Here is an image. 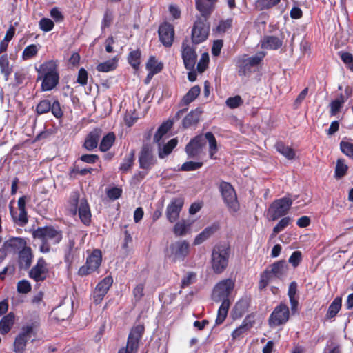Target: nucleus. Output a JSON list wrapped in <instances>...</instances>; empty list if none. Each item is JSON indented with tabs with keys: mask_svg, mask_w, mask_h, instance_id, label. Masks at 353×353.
I'll return each mask as SVG.
<instances>
[{
	"mask_svg": "<svg viewBox=\"0 0 353 353\" xmlns=\"http://www.w3.org/2000/svg\"><path fill=\"white\" fill-rule=\"evenodd\" d=\"M234 287V282L230 279H227L221 281L214 288L212 295V299L216 302H222L217 312L216 325L221 324L227 316L230 307L228 296L232 292Z\"/></svg>",
	"mask_w": 353,
	"mask_h": 353,
	"instance_id": "nucleus-1",
	"label": "nucleus"
},
{
	"mask_svg": "<svg viewBox=\"0 0 353 353\" xmlns=\"http://www.w3.org/2000/svg\"><path fill=\"white\" fill-rule=\"evenodd\" d=\"M38 72V79L42 80L41 90L50 91L54 89L59 81V74L57 70V63L54 60H50L35 68Z\"/></svg>",
	"mask_w": 353,
	"mask_h": 353,
	"instance_id": "nucleus-2",
	"label": "nucleus"
},
{
	"mask_svg": "<svg viewBox=\"0 0 353 353\" xmlns=\"http://www.w3.org/2000/svg\"><path fill=\"white\" fill-rule=\"evenodd\" d=\"M34 236L40 239L39 250L44 254L50 252L52 246L59 243L63 238L61 231L50 226L38 228L34 232Z\"/></svg>",
	"mask_w": 353,
	"mask_h": 353,
	"instance_id": "nucleus-3",
	"label": "nucleus"
},
{
	"mask_svg": "<svg viewBox=\"0 0 353 353\" xmlns=\"http://www.w3.org/2000/svg\"><path fill=\"white\" fill-rule=\"evenodd\" d=\"M230 250L226 244L216 245L212 251L211 265L216 274H221L228 265Z\"/></svg>",
	"mask_w": 353,
	"mask_h": 353,
	"instance_id": "nucleus-4",
	"label": "nucleus"
},
{
	"mask_svg": "<svg viewBox=\"0 0 353 353\" xmlns=\"http://www.w3.org/2000/svg\"><path fill=\"white\" fill-rule=\"evenodd\" d=\"M287 270L288 265L285 261H279L274 263L261 274L259 288L263 289L270 282L276 279H281L285 275Z\"/></svg>",
	"mask_w": 353,
	"mask_h": 353,
	"instance_id": "nucleus-5",
	"label": "nucleus"
},
{
	"mask_svg": "<svg viewBox=\"0 0 353 353\" xmlns=\"http://www.w3.org/2000/svg\"><path fill=\"white\" fill-rule=\"evenodd\" d=\"M265 57L263 52H257L256 54L248 57L243 55L238 61L239 73L241 75H250L255 72Z\"/></svg>",
	"mask_w": 353,
	"mask_h": 353,
	"instance_id": "nucleus-6",
	"label": "nucleus"
},
{
	"mask_svg": "<svg viewBox=\"0 0 353 353\" xmlns=\"http://www.w3.org/2000/svg\"><path fill=\"white\" fill-rule=\"evenodd\" d=\"M190 245L185 240L176 241L170 245L167 257L173 262L183 261L190 253Z\"/></svg>",
	"mask_w": 353,
	"mask_h": 353,
	"instance_id": "nucleus-7",
	"label": "nucleus"
},
{
	"mask_svg": "<svg viewBox=\"0 0 353 353\" xmlns=\"http://www.w3.org/2000/svg\"><path fill=\"white\" fill-rule=\"evenodd\" d=\"M144 332V327L138 325L132 328L129 334L126 347H121L117 353H137L139 347V341Z\"/></svg>",
	"mask_w": 353,
	"mask_h": 353,
	"instance_id": "nucleus-8",
	"label": "nucleus"
},
{
	"mask_svg": "<svg viewBox=\"0 0 353 353\" xmlns=\"http://www.w3.org/2000/svg\"><path fill=\"white\" fill-rule=\"evenodd\" d=\"M210 23L208 19L197 17L192 29V41L199 44L205 41L209 35Z\"/></svg>",
	"mask_w": 353,
	"mask_h": 353,
	"instance_id": "nucleus-9",
	"label": "nucleus"
},
{
	"mask_svg": "<svg viewBox=\"0 0 353 353\" xmlns=\"http://www.w3.org/2000/svg\"><path fill=\"white\" fill-rule=\"evenodd\" d=\"M290 318L288 306L283 303L276 306L268 319L269 325L275 327L285 324Z\"/></svg>",
	"mask_w": 353,
	"mask_h": 353,
	"instance_id": "nucleus-10",
	"label": "nucleus"
},
{
	"mask_svg": "<svg viewBox=\"0 0 353 353\" xmlns=\"http://www.w3.org/2000/svg\"><path fill=\"white\" fill-rule=\"evenodd\" d=\"M292 204V200L289 197H283L275 200L268 209V215L272 220L285 215Z\"/></svg>",
	"mask_w": 353,
	"mask_h": 353,
	"instance_id": "nucleus-11",
	"label": "nucleus"
},
{
	"mask_svg": "<svg viewBox=\"0 0 353 353\" xmlns=\"http://www.w3.org/2000/svg\"><path fill=\"white\" fill-rule=\"evenodd\" d=\"M220 190L225 203L231 212H236L239 208L236 192L232 185L223 181L220 184Z\"/></svg>",
	"mask_w": 353,
	"mask_h": 353,
	"instance_id": "nucleus-12",
	"label": "nucleus"
},
{
	"mask_svg": "<svg viewBox=\"0 0 353 353\" xmlns=\"http://www.w3.org/2000/svg\"><path fill=\"white\" fill-rule=\"evenodd\" d=\"M102 261V254L101 250L96 249L86 259L85 265L81 266L78 274L80 276H85L96 271L101 265Z\"/></svg>",
	"mask_w": 353,
	"mask_h": 353,
	"instance_id": "nucleus-13",
	"label": "nucleus"
},
{
	"mask_svg": "<svg viewBox=\"0 0 353 353\" xmlns=\"http://www.w3.org/2000/svg\"><path fill=\"white\" fill-rule=\"evenodd\" d=\"M181 57L185 68L188 70H193L197 59V54L194 44L188 40H185L182 43Z\"/></svg>",
	"mask_w": 353,
	"mask_h": 353,
	"instance_id": "nucleus-14",
	"label": "nucleus"
},
{
	"mask_svg": "<svg viewBox=\"0 0 353 353\" xmlns=\"http://www.w3.org/2000/svg\"><path fill=\"white\" fill-rule=\"evenodd\" d=\"M183 204L184 199L182 197H176L171 200L165 211L166 217L170 222L173 223L179 219Z\"/></svg>",
	"mask_w": 353,
	"mask_h": 353,
	"instance_id": "nucleus-15",
	"label": "nucleus"
},
{
	"mask_svg": "<svg viewBox=\"0 0 353 353\" xmlns=\"http://www.w3.org/2000/svg\"><path fill=\"white\" fill-rule=\"evenodd\" d=\"M139 166L141 168L147 171L150 170L157 163V160L153 155L152 148L146 145H143L139 157Z\"/></svg>",
	"mask_w": 353,
	"mask_h": 353,
	"instance_id": "nucleus-16",
	"label": "nucleus"
},
{
	"mask_svg": "<svg viewBox=\"0 0 353 353\" xmlns=\"http://www.w3.org/2000/svg\"><path fill=\"white\" fill-rule=\"evenodd\" d=\"M32 332L33 328L32 326H26L21 329L14 343V351L15 352L21 353L24 350L26 343L31 338Z\"/></svg>",
	"mask_w": 353,
	"mask_h": 353,
	"instance_id": "nucleus-17",
	"label": "nucleus"
},
{
	"mask_svg": "<svg viewBox=\"0 0 353 353\" xmlns=\"http://www.w3.org/2000/svg\"><path fill=\"white\" fill-rule=\"evenodd\" d=\"M113 279L110 276L105 277L96 286L93 293V300L96 304H99L103 299L110 287L112 285Z\"/></svg>",
	"mask_w": 353,
	"mask_h": 353,
	"instance_id": "nucleus-18",
	"label": "nucleus"
},
{
	"mask_svg": "<svg viewBox=\"0 0 353 353\" xmlns=\"http://www.w3.org/2000/svg\"><path fill=\"white\" fill-rule=\"evenodd\" d=\"M48 272L46 262L43 258H40L29 272V276L37 282L42 281L46 279Z\"/></svg>",
	"mask_w": 353,
	"mask_h": 353,
	"instance_id": "nucleus-19",
	"label": "nucleus"
},
{
	"mask_svg": "<svg viewBox=\"0 0 353 353\" xmlns=\"http://www.w3.org/2000/svg\"><path fill=\"white\" fill-rule=\"evenodd\" d=\"M159 36L160 41L166 46H172L174 41V30L172 25L164 23L159 26Z\"/></svg>",
	"mask_w": 353,
	"mask_h": 353,
	"instance_id": "nucleus-20",
	"label": "nucleus"
},
{
	"mask_svg": "<svg viewBox=\"0 0 353 353\" xmlns=\"http://www.w3.org/2000/svg\"><path fill=\"white\" fill-rule=\"evenodd\" d=\"M204 144V135H199L195 137L186 145L185 151L188 155L190 157H194L197 156L201 152Z\"/></svg>",
	"mask_w": 353,
	"mask_h": 353,
	"instance_id": "nucleus-21",
	"label": "nucleus"
},
{
	"mask_svg": "<svg viewBox=\"0 0 353 353\" xmlns=\"http://www.w3.org/2000/svg\"><path fill=\"white\" fill-rule=\"evenodd\" d=\"M196 8L197 10L201 13V16L203 19H208L211 15L214 5L217 0H195Z\"/></svg>",
	"mask_w": 353,
	"mask_h": 353,
	"instance_id": "nucleus-22",
	"label": "nucleus"
},
{
	"mask_svg": "<svg viewBox=\"0 0 353 353\" xmlns=\"http://www.w3.org/2000/svg\"><path fill=\"white\" fill-rule=\"evenodd\" d=\"M33 255L30 247H25L19 252V265L20 269L28 270L32 263Z\"/></svg>",
	"mask_w": 353,
	"mask_h": 353,
	"instance_id": "nucleus-23",
	"label": "nucleus"
},
{
	"mask_svg": "<svg viewBox=\"0 0 353 353\" xmlns=\"http://www.w3.org/2000/svg\"><path fill=\"white\" fill-rule=\"evenodd\" d=\"M192 221L182 219L176 222L173 228V232L176 236H183L191 232Z\"/></svg>",
	"mask_w": 353,
	"mask_h": 353,
	"instance_id": "nucleus-24",
	"label": "nucleus"
},
{
	"mask_svg": "<svg viewBox=\"0 0 353 353\" xmlns=\"http://www.w3.org/2000/svg\"><path fill=\"white\" fill-rule=\"evenodd\" d=\"M101 136V130L99 129H94L87 136L85 142L84 147L88 150H92L96 148L98 145L99 140Z\"/></svg>",
	"mask_w": 353,
	"mask_h": 353,
	"instance_id": "nucleus-25",
	"label": "nucleus"
},
{
	"mask_svg": "<svg viewBox=\"0 0 353 353\" xmlns=\"http://www.w3.org/2000/svg\"><path fill=\"white\" fill-rule=\"evenodd\" d=\"M77 252V248H75V241L73 238H70L68 243L64 248V261L68 267L72 265Z\"/></svg>",
	"mask_w": 353,
	"mask_h": 353,
	"instance_id": "nucleus-26",
	"label": "nucleus"
},
{
	"mask_svg": "<svg viewBox=\"0 0 353 353\" xmlns=\"http://www.w3.org/2000/svg\"><path fill=\"white\" fill-rule=\"evenodd\" d=\"M77 210L81 221L85 225L89 224L90 222L91 213L89 205L85 199H81Z\"/></svg>",
	"mask_w": 353,
	"mask_h": 353,
	"instance_id": "nucleus-27",
	"label": "nucleus"
},
{
	"mask_svg": "<svg viewBox=\"0 0 353 353\" xmlns=\"http://www.w3.org/2000/svg\"><path fill=\"white\" fill-rule=\"evenodd\" d=\"M172 126V121H167L163 123L155 133L154 136V141L158 145H160V143H163L165 139L167 138V134Z\"/></svg>",
	"mask_w": 353,
	"mask_h": 353,
	"instance_id": "nucleus-28",
	"label": "nucleus"
},
{
	"mask_svg": "<svg viewBox=\"0 0 353 353\" xmlns=\"http://www.w3.org/2000/svg\"><path fill=\"white\" fill-rule=\"evenodd\" d=\"M283 41L275 36H265L261 40V47L265 49L276 50L281 47Z\"/></svg>",
	"mask_w": 353,
	"mask_h": 353,
	"instance_id": "nucleus-29",
	"label": "nucleus"
},
{
	"mask_svg": "<svg viewBox=\"0 0 353 353\" xmlns=\"http://www.w3.org/2000/svg\"><path fill=\"white\" fill-rule=\"evenodd\" d=\"M202 111L200 108L192 110L183 120V126L185 128L196 125L199 119Z\"/></svg>",
	"mask_w": 353,
	"mask_h": 353,
	"instance_id": "nucleus-30",
	"label": "nucleus"
},
{
	"mask_svg": "<svg viewBox=\"0 0 353 353\" xmlns=\"http://www.w3.org/2000/svg\"><path fill=\"white\" fill-rule=\"evenodd\" d=\"M178 141L176 139L170 140L166 144L160 143L158 145V155L160 159H164L168 156L173 149L176 146Z\"/></svg>",
	"mask_w": 353,
	"mask_h": 353,
	"instance_id": "nucleus-31",
	"label": "nucleus"
},
{
	"mask_svg": "<svg viewBox=\"0 0 353 353\" xmlns=\"http://www.w3.org/2000/svg\"><path fill=\"white\" fill-rule=\"evenodd\" d=\"M26 242L23 238H12L4 243L3 248L2 249H4L5 251L8 249L13 250L19 249L22 250L23 248L26 247Z\"/></svg>",
	"mask_w": 353,
	"mask_h": 353,
	"instance_id": "nucleus-32",
	"label": "nucleus"
},
{
	"mask_svg": "<svg viewBox=\"0 0 353 353\" xmlns=\"http://www.w3.org/2000/svg\"><path fill=\"white\" fill-rule=\"evenodd\" d=\"M14 322V315L12 313L4 316L0 321V333L6 334L10 332Z\"/></svg>",
	"mask_w": 353,
	"mask_h": 353,
	"instance_id": "nucleus-33",
	"label": "nucleus"
},
{
	"mask_svg": "<svg viewBox=\"0 0 353 353\" xmlns=\"http://www.w3.org/2000/svg\"><path fill=\"white\" fill-rule=\"evenodd\" d=\"M217 230L215 225L209 226L205 228L200 234H199L194 240V245H197L209 239Z\"/></svg>",
	"mask_w": 353,
	"mask_h": 353,
	"instance_id": "nucleus-34",
	"label": "nucleus"
},
{
	"mask_svg": "<svg viewBox=\"0 0 353 353\" xmlns=\"http://www.w3.org/2000/svg\"><path fill=\"white\" fill-rule=\"evenodd\" d=\"M0 70L1 74H3L5 80L8 81L12 72V66L10 65L7 54L0 56Z\"/></svg>",
	"mask_w": 353,
	"mask_h": 353,
	"instance_id": "nucleus-35",
	"label": "nucleus"
},
{
	"mask_svg": "<svg viewBox=\"0 0 353 353\" xmlns=\"http://www.w3.org/2000/svg\"><path fill=\"white\" fill-rule=\"evenodd\" d=\"M275 148L278 152L289 160L294 159L295 157L294 150L291 147L285 145L281 141L277 142L275 144Z\"/></svg>",
	"mask_w": 353,
	"mask_h": 353,
	"instance_id": "nucleus-36",
	"label": "nucleus"
},
{
	"mask_svg": "<svg viewBox=\"0 0 353 353\" xmlns=\"http://www.w3.org/2000/svg\"><path fill=\"white\" fill-rule=\"evenodd\" d=\"M204 138L205 140L208 141L210 158L215 159L216 157H214V154L218 151V146L214 135L212 132H208L204 134Z\"/></svg>",
	"mask_w": 353,
	"mask_h": 353,
	"instance_id": "nucleus-37",
	"label": "nucleus"
},
{
	"mask_svg": "<svg viewBox=\"0 0 353 353\" xmlns=\"http://www.w3.org/2000/svg\"><path fill=\"white\" fill-rule=\"evenodd\" d=\"M348 168H348L347 165L346 164L345 159H339L336 161V163L335 171H334V177L336 179H341L345 175H346Z\"/></svg>",
	"mask_w": 353,
	"mask_h": 353,
	"instance_id": "nucleus-38",
	"label": "nucleus"
},
{
	"mask_svg": "<svg viewBox=\"0 0 353 353\" xmlns=\"http://www.w3.org/2000/svg\"><path fill=\"white\" fill-rule=\"evenodd\" d=\"M346 99L342 94H341L336 99L333 100L330 103V116H335L340 111Z\"/></svg>",
	"mask_w": 353,
	"mask_h": 353,
	"instance_id": "nucleus-39",
	"label": "nucleus"
},
{
	"mask_svg": "<svg viewBox=\"0 0 353 353\" xmlns=\"http://www.w3.org/2000/svg\"><path fill=\"white\" fill-rule=\"evenodd\" d=\"M342 305V299L340 297H336L332 302L330 305L328 307V310L326 314V317L327 319L334 318L337 313L340 311Z\"/></svg>",
	"mask_w": 353,
	"mask_h": 353,
	"instance_id": "nucleus-40",
	"label": "nucleus"
},
{
	"mask_svg": "<svg viewBox=\"0 0 353 353\" xmlns=\"http://www.w3.org/2000/svg\"><path fill=\"white\" fill-rule=\"evenodd\" d=\"M79 194L78 192H72L68 200V208L72 214H76L80 203Z\"/></svg>",
	"mask_w": 353,
	"mask_h": 353,
	"instance_id": "nucleus-41",
	"label": "nucleus"
},
{
	"mask_svg": "<svg viewBox=\"0 0 353 353\" xmlns=\"http://www.w3.org/2000/svg\"><path fill=\"white\" fill-rule=\"evenodd\" d=\"M115 141V135L113 132H109L104 136L99 145L101 152H106L110 150Z\"/></svg>",
	"mask_w": 353,
	"mask_h": 353,
	"instance_id": "nucleus-42",
	"label": "nucleus"
},
{
	"mask_svg": "<svg viewBox=\"0 0 353 353\" xmlns=\"http://www.w3.org/2000/svg\"><path fill=\"white\" fill-rule=\"evenodd\" d=\"M117 65V59L113 58L110 60H108L103 63H99L97 66V70L102 72H108L114 70Z\"/></svg>",
	"mask_w": 353,
	"mask_h": 353,
	"instance_id": "nucleus-43",
	"label": "nucleus"
},
{
	"mask_svg": "<svg viewBox=\"0 0 353 353\" xmlns=\"http://www.w3.org/2000/svg\"><path fill=\"white\" fill-rule=\"evenodd\" d=\"M39 50V46L35 44L26 46L22 52L21 57L23 60L26 61L32 59L37 54Z\"/></svg>",
	"mask_w": 353,
	"mask_h": 353,
	"instance_id": "nucleus-44",
	"label": "nucleus"
},
{
	"mask_svg": "<svg viewBox=\"0 0 353 353\" xmlns=\"http://www.w3.org/2000/svg\"><path fill=\"white\" fill-rule=\"evenodd\" d=\"M146 69L152 73L157 74L163 69V63L159 62L155 57H151L146 63Z\"/></svg>",
	"mask_w": 353,
	"mask_h": 353,
	"instance_id": "nucleus-45",
	"label": "nucleus"
},
{
	"mask_svg": "<svg viewBox=\"0 0 353 353\" xmlns=\"http://www.w3.org/2000/svg\"><path fill=\"white\" fill-rule=\"evenodd\" d=\"M340 149L343 154L353 160V143L344 139L340 142Z\"/></svg>",
	"mask_w": 353,
	"mask_h": 353,
	"instance_id": "nucleus-46",
	"label": "nucleus"
},
{
	"mask_svg": "<svg viewBox=\"0 0 353 353\" xmlns=\"http://www.w3.org/2000/svg\"><path fill=\"white\" fill-rule=\"evenodd\" d=\"M200 88L198 85L192 87L183 98V103L188 105L192 102L200 94Z\"/></svg>",
	"mask_w": 353,
	"mask_h": 353,
	"instance_id": "nucleus-47",
	"label": "nucleus"
},
{
	"mask_svg": "<svg viewBox=\"0 0 353 353\" xmlns=\"http://www.w3.org/2000/svg\"><path fill=\"white\" fill-rule=\"evenodd\" d=\"M141 51L135 50L129 53L128 60L130 65L135 70L138 69L140 65Z\"/></svg>",
	"mask_w": 353,
	"mask_h": 353,
	"instance_id": "nucleus-48",
	"label": "nucleus"
},
{
	"mask_svg": "<svg viewBox=\"0 0 353 353\" xmlns=\"http://www.w3.org/2000/svg\"><path fill=\"white\" fill-rule=\"evenodd\" d=\"M252 327V324L250 322H248L247 320H245L242 324L236 328L232 333V336L233 339H237L241 335L246 332Z\"/></svg>",
	"mask_w": 353,
	"mask_h": 353,
	"instance_id": "nucleus-49",
	"label": "nucleus"
},
{
	"mask_svg": "<svg viewBox=\"0 0 353 353\" xmlns=\"http://www.w3.org/2000/svg\"><path fill=\"white\" fill-rule=\"evenodd\" d=\"M134 159V152L132 151L125 157L123 162L120 165L119 169L123 172H128L131 168Z\"/></svg>",
	"mask_w": 353,
	"mask_h": 353,
	"instance_id": "nucleus-50",
	"label": "nucleus"
},
{
	"mask_svg": "<svg viewBox=\"0 0 353 353\" xmlns=\"http://www.w3.org/2000/svg\"><path fill=\"white\" fill-rule=\"evenodd\" d=\"M10 213L15 221L19 222L21 225H25L28 222L27 212L26 209L19 210V214L15 215L13 212V208L10 207Z\"/></svg>",
	"mask_w": 353,
	"mask_h": 353,
	"instance_id": "nucleus-51",
	"label": "nucleus"
},
{
	"mask_svg": "<svg viewBox=\"0 0 353 353\" xmlns=\"http://www.w3.org/2000/svg\"><path fill=\"white\" fill-rule=\"evenodd\" d=\"M280 2V0H257L255 3L256 8L259 10L269 9Z\"/></svg>",
	"mask_w": 353,
	"mask_h": 353,
	"instance_id": "nucleus-52",
	"label": "nucleus"
},
{
	"mask_svg": "<svg viewBox=\"0 0 353 353\" xmlns=\"http://www.w3.org/2000/svg\"><path fill=\"white\" fill-rule=\"evenodd\" d=\"M338 54L346 66L353 72V55L350 52L343 51L339 52Z\"/></svg>",
	"mask_w": 353,
	"mask_h": 353,
	"instance_id": "nucleus-53",
	"label": "nucleus"
},
{
	"mask_svg": "<svg viewBox=\"0 0 353 353\" xmlns=\"http://www.w3.org/2000/svg\"><path fill=\"white\" fill-rule=\"evenodd\" d=\"M292 219L291 218L287 216L283 218L278 224L273 228V234L272 236H274L279 232L283 231L286 227L289 225Z\"/></svg>",
	"mask_w": 353,
	"mask_h": 353,
	"instance_id": "nucleus-54",
	"label": "nucleus"
},
{
	"mask_svg": "<svg viewBox=\"0 0 353 353\" xmlns=\"http://www.w3.org/2000/svg\"><path fill=\"white\" fill-rule=\"evenodd\" d=\"M54 26V22L48 18H42L39 22V28L46 32L51 31Z\"/></svg>",
	"mask_w": 353,
	"mask_h": 353,
	"instance_id": "nucleus-55",
	"label": "nucleus"
},
{
	"mask_svg": "<svg viewBox=\"0 0 353 353\" xmlns=\"http://www.w3.org/2000/svg\"><path fill=\"white\" fill-rule=\"evenodd\" d=\"M51 108L50 102L47 99H44L38 103L36 107V111L37 114H42L48 112Z\"/></svg>",
	"mask_w": 353,
	"mask_h": 353,
	"instance_id": "nucleus-56",
	"label": "nucleus"
},
{
	"mask_svg": "<svg viewBox=\"0 0 353 353\" xmlns=\"http://www.w3.org/2000/svg\"><path fill=\"white\" fill-rule=\"evenodd\" d=\"M243 103V99L239 95L234 97H229L225 101L227 106L232 109L239 107Z\"/></svg>",
	"mask_w": 353,
	"mask_h": 353,
	"instance_id": "nucleus-57",
	"label": "nucleus"
},
{
	"mask_svg": "<svg viewBox=\"0 0 353 353\" xmlns=\"http://www.w3.org/2000/svg\"><path fill=\"white\" fill-rule=\"evenodd\" d=\"M209 62V56L208 53H203L197 64V70L199 72L202 73L205 70Z\"/></svg>",
	"mask_w": 353,
	"mask_h": 353,
	"instance_id": "nucleus-58",
	"label": "nucleus"
},
{
	"mask_svg": "<svg viewBox=\"0 0 353 353\" xmlns=\"http://www.w3.org/2000/svg\"><path fill=\"white\" fill-rule=\"evenodd\" d=\"M196 280V275L193 272H188L181 281V287L185 288L194 283Z\"/></svg>",
	"mask_w": 353,
	"mask_h": 353,
	"instance_id": "nucleus-59",
	"label": "nucleus"
},
{
	"mask_svg": "<svg viewBox=\"0 0 353 353\" xmlns=\"http://www.w3.org/2000/svg\"><path fill=\"white\" fill-rule=\"evenodd\" d=\"M203 163L201 162L188 161L184 163L181 166V170L183 171L196 170L202 166Z\"/></svg>",
	"mask_w": 353,
	"mask_h": 353,
	"instance_id": "nucleus-60",
	"label": "nucleus"
},
{
	"mask_svg": "<svg viewBox=\"0 0 353 353\" xmlns=\"http://www.w3.org/2000/svg\"><path fill=\"white\" fill-rule=\"evenodd\" d=\"M31 290V285L27 280H22L17 283V291L19 293L26 294Z\"/></svg>",
	"mask_w": 353,
	"mask_h": 353,
	"instance_id": "nucleus-61",
	"label": "nucleus"
},
{
	"mask_svg": "<svg viewBox=\"0 0 353 353\" xmlns=\"http://www.w3.org/2000/svg\"><path fill=\"white\" fill-rule=\"evenodd\" d=\"M88 72L83 68H81L78 72L77 82L81 85H85L88 82Z\"/></svg>",
	"mask_w": 353,
	"mask_h": 353,
	"instance_id": "nucleus-62",
	"label": "nucleus"
},
{
	"mask_svg": "<svg viewBox=\"0 0 353 353\" xmlns=\"http://www.w3.org/2000/svg\"><path fill=\"white\" fill-rule=\"evenodd\" d=\"M143 290L144 285L143 283L137 285L133 289V296L136 301H140L141 299L143 296Z\"/></svg>",
	"mask_w": 353,
	"mask_h": 353,
	"instance_id": "nucleus-63",
	"label": "nucleus"
},
{
	"mask_svg": "<svg viewBox=\"0 0 353 353\" xmlns=\"http://www.w3.org/2000/svg\"><path fill=\"white\" fill-rule=\"evenodd\" d=\"M301 261V252L300 251L294 252L289 258V263L294 267H296Z\"/></svg>",
	"mask_w": 353,
	"mask_h": 353,
	"instance_id": "nucleus-64",
	"label": "nucleus"
}]
</instances>
